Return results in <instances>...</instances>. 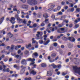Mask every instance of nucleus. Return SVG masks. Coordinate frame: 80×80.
Masks as SVG:
<instances>
[{"label":"nucleus","mask_w":80,"mask_h":80,"mask_svg":"<svg viewBox=\"0 0 80 80\" xmlns=\"http://www.w3.org/2000/svg\"><path fill=\"white\" fill-rule=\"evenodd\" d=\"M39 43L40 44H42V43H43V41L42 40H40L39 41Z\"/></svg>","instance_id":"28"},{"label":"nucleus","mask_w":80,"mask_h":80,"mask_svg":"<svg viewBox=\"0 0 80 80\" xmlns=\"http://www.w3.org/2000/svg\"><path fill=\"white\" fill-rule=\"evenodd\" d=\"M13 11H17V9L16 8H13Z\"/></svg>","instance_id":"42"},{"label":"nucleus","mask_w":80,"mask_h":80,"mask_svg":"<svg viewBox=\"0 0 80 80\" xmlns=\"http://www.w3.org/2000/svg\"><path fill=\"white\" fill-rule=\"evenodd\" d=\"M67 73H65L64 72H62V75L63 76H65L66 75Z\"/></svg>","instance_id":"51"},{"label":"nucleus","mask_w":80,"mask_h":80,"mask_svg":"<svg viewBox=\"0 0 80 80\" xmlns=\"http://www.w3.org/2000/svg\"><path fill=\"white\" fill-rule=\"evenodd\" d=\"M24 69H22L21 71V72H20V74H23L25 72Z\"/></svg>","instance_id":"16"},{"label":"nucleus","mask_w":80,"mask_h":80,"mask_svg":"<svg viewBox=\"0 0 80 80\" xmlns=\"http://www.w3.org/2000/svg\"><path fill=\"white\" fill-rule=\"evenodd\" d=\"M62 27V25H61V24H59L58 25V27L59 28H61Z\"/></svg>","instance_id":"60"},{"label":"nucleus","mask_w":80,"mask_h":80,"mask_svg":"<svg viewBox=\"0 0 80 80\" xmlns=\"http://www.w3.org/2000/svg\"><path fill=\"white\" fill-rule=\"evenodd\" d=\"M72 26H73L72 24H70L69 25V28H71L72 27Z\"/></svg>","instance_id":"52"},{"label":"nucleus","mask_w":80,"mask_h":80,"mask_svg":"<svg viewBox=\"0 0 80 80\" xmlns=\"http://www.w3.org/2000/svg\"><path fill=\"white\" fill-rule=\"evenodd\" d=\"M51 18H52L53 20L55 18V16L54 15H52V16H51Z\"/></svg>","instance_id":"40"},{"label":"nucleus","mask_w":80,"mask_h":80,"mask_svg":"<svg viewBox=\"0 0 80 80\" xmlns=\"http://www.w3.org/2000/svg\"><path fill=\"white\" fill-rule=\"evenodd\" d=\"M41 65L42 67V68H45L46 67L47 65L45 63H42L41 64Z\"/></svg>","instance_id":"19"},{"label":"nucleus","mask_w":80,"mask_h":80,"mask_svg":"<svg viewBox=\"0 0 80 80\" xmlns=\"http://www.w3.org/2000/svg\"><path fill=\"white\" fill-rule=\"evenodd\" d=\"M21 13L23 15H25L26 14V13H24L23 11H22Z\"/></svg>","instance_id":"43"},{"label":"nucleus","mask_w":80,"mask_h":80,"mask_svg":"<svg viewBox=\"0 0 80 80\" xmlns=\"http://www.w3.org/2000/svg\"><path fill=\"white\" fill-rule=\"evenodd\" d=\"M65 3V2H61V4H62V5H64Z\"/></svg>","instance_id":"59"},{"label":"nucleus","mask_w":80,"mask_h":80,"mask_svg":"<svg viewBox=\"0 0 80 80\" xmlns=\"http://www.w3.org/2000/svg\"><path fill=\"white\" fill-rule=\"evenodd\" d=\"M61 8L60 7V6L58 7L57 10H58V11H59V10H60Z\"/></svg>","instance_id":"45"},{"label":"nucleus","mask_w":80,"mask_h":80,"mask_svg":"<svg viewBox=\"0 0 80 80\" xmlns=\"http://www.w3.org/2000/svg\"><path fill=\"white\" fill-rule=\"evenodd\" d=\"M14 57L15 58H18L19 57L20 58H21V56L20 55H15L14 56Z\"/></svg>","instance_id":"31"},{"label":"nucleus","mask_w":80,"mask_h":80,"mask_svg":"<svg viewBox=\"0 0 80 80\" xmlns=\"http://www.w3.org/2000/svg\"><path fill=\"white\" fill-rule=\"evenodd\" d=\"M21 49L22 50H24L25 48L24 47H22L21 48Z\"/></svg>","instance_id":"64"},{"label":"nucleus","mask_w":80,"mask_h":80,"mask_svg":"<svg viewBox=\"0 0 80 80\" xmlns=\"http://www.w3.org/2000/svg\"><path fill=\"white\" fill-rule=\"evenodd\" d=\"M49 20V19H46L43 22V23L44 22H45V23H47V22H48V21Z\"/></svg>","instance_id":"38"},{"label":"nucleus","mask_w":80,"mask_h":80,"mask_svg":"<svg viewBox=\"0 0 80 80\" xmlns=\"http://www.w3.org/2000/svg\"><path fill=\"white\" fill-rule=\"evenodd\" d=\"M21 52V51L20 50H19L18 51V53L19 54L22 55H23V53H21V54L20 53Z\"/></svg>","instance_id":"35"},{"label":"nucleus","mask_w":80,"mask_h":80,"mask_svg":"<svg viewBox=\"0 0 80 80\" xmlns=\"http://www.w3.org/2000/svg\"><path fill=\"white\" fill-rule=\"evenodd\" d=\"M18 46H16L15 47V49L16 50H17L18 49Z\"/></svg>","instance_id":"62"},{"label":"nucleus","mask_w":80,"mask_h":80,"mask_svg":"<svg viewBox=\"0 0 80 80\" xmlns=\"http://www.w3.org/2000/svg\"><path fill=\"white\" fill-rule=\"evenodd\" d=\"M7 35H8V36L10 38H11L12 37H13V35L12 34L11 32H8Z\"/></svg>","instance_id":"13"},{"label":"nucleus","mask_w":80,"mask_h":80,"mask_svg":"<svg viewBox=\"0 0 80 80\" xmlns=\"http://www.w3.org/2000/svg\"><path fill=\"white\" fill-rule=\"evenodd\" d=\"M15 17L16 18H17V20L18 19H19V18H19V17H18V14H16L15 16Z\"/></svg>","instance_id":"32"},{"label":"nucleus","mask_w":80,"mask_h":80,"mask_svg":"<svg viewBox=\"0 0 80 80\" xmlns=\"http://www.w3.org/2000/svg\"><path fill=\"white\" fill-rule=\"evenodd\" d=\"M76 11L78 12H79L80 11V8H77L76 9Z\"/></svg>","instance_id":"47"},{"label":"nucleus","mask_w":80,"mask_h":80,"mask_svg":"<svg viewBox=\"0 0 80 80\" xmlns=\"http://www.w3.org/2000/svg\"><path fill=\"white\" fill-rule=\"evenodd\" d=\"M53 46L54 47H57L58 46V43L56 42H54L53 43Z\"/></svg>","instance_id":"37"},{"label":"nucleus","mask_w":80,"mask_h":80,"mask_svg":"<svg viewBox=\"0 0 80 80\" xmlns=\"http://www.w3.org/2000/svg\"><path fill=\"white\" fill-rule=\"evenodd\" d=\"M68 39L71 41L72 42H74L75 41V39L73 37H69L68 38Z\"/></svg>","instance_id":"10"},{"label":"nucleus","mask_w":80,"mask_h":80,"mask_svg":"<svg viewBox=\"0 0 80 80\" xmlns=\"http://www.w3.org/2000/svg\"><path fill=\"white\" fill-rule=\"evenodd\" d=\"M58 15H61L62 14V13L61 12H60L58 13Z\"/></svg>","instance_id":"39"},{"label":"nucleus","mask_w":80,"mask_h":80,"mask_svg":"<svg viewBox=\"0 0 80 80\" xmlns=\"http://www.w3.org/2000/svg\"><path fill=\"white\" fill-rule=\"evenodd\" d=\"M60 29L61 31H63L65 30V28H61Z\"/></svg>","instance_id":"50"},{"label":"nucleus","mask_w":80,"mask_h":80,"mask_svg":"<svg viewBox=\"0 0 80 80\" xmlns=\"http://www.w3.org/2000/svg\"><path fill=\"white\" fill-rule=\"evenodd\" d=\"M68 10H69L70 12H73L74 10V8H71L69 9Z\"/></svg>","instance_id":"21"},{"label":"nucleus","mask_w":80,"mask_h":80,"mask_svg":"<svg viewBox=\"0 0 80 80\" xmlns=\"http://www.w3.org/2000/svg\"><path fill=\"white\" fill-rule=\"evenodd\" d=\"M11 19V20H10L9 21L11 22L12 23V25H13L15 23L14 21L15 20V18L14 17H12Z\"/></svg>","instance_id":"4"},{"label":"nucleus","mask_w":80,"mask_h":80,"mask_svg":"<svg viewBox=\"0 0 80 80\" xmlns=\"http://www.w3.org/2000/svg\"><path fill=\"white\" fill-rule=\"evenodd\" d=\"M72 45L70 44L69 45V48H72Z\"/></svg>","instance_id":"57"},{"label":"nucleus","mask_w":80,"mask_h":80,"mask_svg":"<svg viewBox=\"0 0 80 80\" xmlns=\"http://www.w3.org/2000/svg\"><path fill=\"white\" fill-rule=\"evenodd\" d=\"M56 55V54L55 53H53L52 54H51V57L52 58H54L55 57Z\"/></svg>","instance_id":"20"},{"label":"nucleus","mask_w":80,"mask_h":80,"mask_svg":"<svg viewBox=\"0 0 80 80\" xmlns=\"http://www.w3.org/2000/svg\"><path fill=\"white\" fill-rule=\"evenodd\" d=\"M38 55L37 52H35L32 54L33 58H35V57H37Z\"/></svg>","instance_id":"15"},{"label":"nucleus","mask_w":80,"mask_h":80,"mask_svg":"<svg viewBox=\"0 0 80 80\" xmlns=\"http://www.w3.org/2000/svg\"><path fill=\"white\" fill-rule=\"evenodd\" d=\"M61 68V65H58V68L59 69V68Z\"/></svg>","instance_id":"55"},{"label":"nucleus","mask_w":80,"mask_h":80,"mask_svg":"<svg viewBox=\"0 0 80 80\" xmlns=\"http://www.w3.org/2000/svg\"><path fill=\"white\" fill-rule=\"evenodd\" d=\"M65 78L66 79H68L69 78V76H65Z\"/></svg>","instance_id":"63"},{"label":"nucleus","mask_w":80,"mask_h":80,"mask_svg":"<svg viewBox=\"0 0 80 80\" xmlns=\"http://www.w3.org/2000/svg\"><path fill=\"white\" fill-rule=\"evenodd\" d=\"M37 26V24L36 23L35 24H34L33 25V27H36Z\"/></svg>","instance_id":"48"},{"label":"nucleus","mask_w":80,"mask_h":80,"mask_svg":"<svg viewBox=\"0 0 80 80\" xmlns=\"http://www.w3.org/2000/svg\"><path fill=\"white\" fill-rule=\"evenodd\" d=\"M28 8V6L27 5L23 4L20 6V8L23 9H27Z\"/></svg>","instance_id":"3"},{"label":"nucleus","mask_w":80,"mask_h":80,"mask_svg":"<svg viewBox=\"0 0 80 80\" xmlns=\"http://www.w3.org/2000/svg\"><path fill=\"white\" fill-rule=\"evenodd\" d=\"M37 33L39 34L40 36H42V35L43 33L42 32H37Z\"/></svg>","instance_id":"25"},{"label":"nucleus","mask_w":80,"mask_h":80,"mask_svg":"<svg viewBox=\"0 0 80 80\" xmlns=\"http://www.w3.org/2000/svg\"><path fill=\"white\" fill-rule=\"evenodd\" d=\"M39 34H36L37 37L36 38V40H38L39 39H42L43 38L42 37H39Z\"/></svg>","instance_id":"5"},{"label":"nucleus","mask_w":80,"mask_h":80,"mask_svg":"<svg viewBox=\"0 0 80 80\" xmlns=\"http://www.w3.org/2000/svg\"><path fill=\"white\" fill-rule=\"evenodd\" d=\"M31 10L32 11H34L35 10V8H34L32 7V8H31Z\"/></svg>","instance_id":"61"},{"label":"nucleus","mask_w":80,"mask_h":80,"mask_svg":"<svg viewBox=\"0 0 80 80\" xmlns=\"http://www.w3.org/2000/svg\"><path fill=\"white\" fill-rule=\"evenodd\" d=\"M73 69L75 73L80 75V67H78L77 66H73Z\"/></svg>","instance_id":"2"},{"label":"nucleus","mask_w":80,"mask_h":80,"mask_svg":"<svg viewBox=\"0 0 80 80\" xmlns=\"http://www.w3.org/2000/svg\"><path fill=\"white\" fill-rule=\"evenodd\" d=\"M48 6H50L51 8H54L55 7V5L54 4H50L48 5Z\"/></svg>","instance_id":"24"},{"label":"nucleus","mask_w":80,"mask_h":80,"mask_svg":"<svg viewBox=\"0 0 80 80\" xmlns=\"http://www.w3.org/2000/svg\"><path fill=\"white\" fill-rule=\"evenodd\" d=\"M27 20L26 19H24L23 20L22 22V23L25 24L27 23Z\"/></svg>","instance_id":"27"},{"label":"nucleus","mask_w":80,"mask_h":80,"mask_svg":"<svg viewBox=\"0 0 80 80\" xmlns=\"http://www.w3.org/2000/svg\"><path fill=\"white\" fill-rule=\"evenodd\" d=\"M50 42V40H48L46 42L44 41L43 44L44 45H47Z\"/></svg>","instance_id":"12"},{"label":"nucleus","mask_w":80,"mask_h":80,"mask_svg":"<svg viewBox=\"0 0 80 80\" xmlns=\"http://www.w3.org/2000/svg\"><path fill=\"white\" fill-rule=\"evenodd\" d=\"M30 74H32L33 75H35L37 73L35 70H32V71H30Z\"/></svg>","instance_id":"6"},{"label":"nucleus","mask_w":80,"mask_h":80,"mask_svg":"<svg viewBox=\"0 0 80 80\" xmlns=\"http://www.w3.org/2000/svg\"><path fill=\"white\" fill-rule=\"evenodd\" d=\"M34 64L35 62H33L30 63V65H32L33 67H32V69H33L34 68H36V66H37V65Z\"/></svg>","instance_id":"9"},{"label":"nucleus","mask_w":80,"mask_h":80,"mask_svg":"<svg viewBox=\"0 0 80 80\" xmlns=\"http://www.w3.org/2000/svg\"><path fill=\"white\" fill-rule=\"evenodd\" d=\"M4 19V17H2V18L1 19V20L0 21V24H1L2 23L3 20Z\"/></svg>","instance_id":"17"},{"label":"nucleus","mask_w":80,"mask_h":80,"mask_svg":"<svg viewBox=\"0 0 80 80\" xmlns=\"http://www.w3.org/2000/svg\"><path fill=\"white\" fill-rule=\"evenodd\" d=\"M31 46H32L31 44H28V45H27V46H26V48H29V47H31Z\"/></svg>","instance_id":"34"},{"label":"nucleus","mask_w":80,"mask_h":80,"mask_svg":"<svg viewBox=\"0 0 80 80\" xmlns=\"http://www.w3.org/2000/svg\"><path fill=\"white\" fill-rule=\"evenodd\" d=\"M41 78L40 76H37L36 77V78L37 79H39Z\"/></svg>","instance_id":"36"},{"label":"nucleus","mask_w":80,"mask_h":80,"mask_svg":"<svg viewBox=\"0 0 80 80\" xmlns=\"http://www.w3.org/2000/svg\"><path fill=\"white\" fill-rule=\"evenodd\" d=\"M44 29H45V28L43 27V28L40 29V30L42 31Z\"/></svg>","instance_id":"58"},{"label":"nucleus","mask_w":80,"mask_h":80,"mask_svg":"<svg viewBox=\"0 0 80 80\" xmlns=\"http://www.w3.org/2000/svg\"><path fill=\"white\" fill-rule=\"evenodd\" d=\"M27 60H25V59H23L22 60L21 62V64L22 65H27Z\"/></svg>","instance_id":"8"},{"label":"nucleus","mask_w":80,"mask_h":80,"mask_svg":"<svg viewBox=\"0 0 80 80\" xmlns=\"http://www.w3.org/2000/svg\"><path fill=\"white\" fill-rule=\"evenodd\" d=\"M35 10H38V8L37 6H35Z\"/></svg>","instance_id":"53"},{"label":"nucleus","mask_w":80,"mask_h":80,"mask_svg":"<svg viewBox=\"0 0 80 80\" xmlns=\"http://www.w3.org/2000/svg\"><path fill=\"white\" fill-rule=\"evenodd\" d=\"M43 18H44L46 19L48 17V14L47 13H45L43 15Z\"/></svg>","instance_id":"11"},{"label":"nucleus","mask_w":80,"mask_h":80,"mask_svg":"<svg viewBox=\"0 0 80 80\" xmlns=\"http://www.w3.org/2000/svg\"><path fill=\"white\" fill-rule=\"evenodd\" d=\"M51 66H52L53 68H57V66L56 65H55L54 63H52L51 65Z\"/></svg>","instance_id":"22"},{"label":"nucleus","mask_w":80,"mask_h":80,"mask_svg":"<svg viewBox=\"0 0 80 80\" xmlns=\"http://www.w3.org/2000/svg\"><path fill=\"white\" fill-rule=\"evenodd\" d=\"M45 26V24L44 23H42L40 25V26L42 27H44Z\"/></svg>","instance_id":"46"},{"label":"nucleus","mask_w":80,"mask_h":80,"mask_svg":"<svg viewBox=\"0 0 80 80\" xmlns=\"http://www.w3.org/2000/svg\"><path fill=\"white\" fill-rule=\"evenodd\" d=\"M27 61L29 62H33L35 61V58H29L27 59Z\"/></svg>","instance_id":"7"},{"label":"nucleus","mask_w":80,"mask_h":80,"mask_svg":"<svg viewBox=\"0 0 80 80\" xmlns=\"http://www.w3.org/2000/svg\"><path fill=\"white\" fill-rule=\"evenodd\" d=\"M24 53H25V54H26V55L28 53V51L26 50L25 51Z\"/></svg>","instance_id":"41"},{"label":"nucleus","mask_w":80,"mask_h":80,"mask_svg":"<svg viewBox=\"0 0 80 80\" xmlns=\"http://www.w3.org/2000/svg\"><path fill=\"white\" fill-rule=\"evenodd\" d=\"M46 31H47L48 32V33H51V31L48 30V28H47L46 29Z\"/></svg>","instance_id":"54"},{"label":"nucleus","mask_w":80,"mask_h":80,"mask_svg":"<svg viewBox=\"0 0 80 80\" xmlns=\"http://www.w3.org/2000/svg\"><path fill=\"white\" fill-rule=\"evenodd\" d=\"M15 47V45H12L11 46V50H14V48Z\"/></svg>","instance_id":"26"},{"label":"nucleus","mask_w":80,"mask_h":80,"mask_svg":"<svg viewBox=\"0 0 80 80\" xmlns=\"http://www.w3.org/2000/svg\"><path fill=\"white\" fill-rule=\"evenodd\" d=\"M6 72H10V69L9 68H7L6 69Z\"/></svg>","instance_id":"49"},{"label":"nucleus","mask_w":80,"mask_h":80,"mask_svg":"<svg viewBox=\"0 0 80 80\" xmlns=\"http://www.w3.org/2000/svg\"><path fill=\"white\" fill-rule=\"evenodd\" d=\"M21 1L23 3H25L26 2V0H21Z\"/></svg>","instance_id":"44"},{"label":"nucleus","mask_w":80,"mask_h":80,"mask_svg":"<svg viewBox=\"0 0 80 80\" xmlns=\"http://www.w3.org/2000/svg\"><path fill=\"white\" fill-rule=\"evenodd\" d=\"M8 61V59L7 58H6L4 60V61L5 62H7Z\"/></svg>","instance_id":"56"},{"label":"nucleus","mask_w":80,"mask_h":80,"mask_svg":"<svg viewBox=\"0 0 80 80\" xmlns=\"http://www.w3.org/2000/svg\"><path fill=\"white\" fill-rule=\"evenodd\" d=\"M24 80H32L31 78L29 77V78H26L24 79Z\"/></svg>","instance_id":"30"},{"label":"nucleus","mask_w":80,"mask_h":80,"mask_svg":"<svg viewBox=\"0 0 80 80\" xmlns=\"http://www.w3.org/2000/svg\"><path fill=\"white\" fill-rule=\"evenodd\" d=\"M62 39L63 40H64V41L67 40V38L65 37H63L62 38Z\"/></svg>","instance_id":"33"},{"label":"nucleus","mask_w":80,"mask_h":80,"mask_svg":"<svg viewBox=\"0 0 80 80\" xmlns=\"http://www.w3.org/2000/svg\"><path fill=\"white\" fill-rule=\"evenodd\" d=\"M52 75V72L51 71H48L47 72V76H51Z\"/></svg>","instance_id":"14"},{"label":"nucleus","mask_w":80,"mask_h":80,"mask_svg":"<svg viewBox=\"0 0 80 80\" xmlns=\"http://www.w3.org/2000/svg\"><path fill=\"white\" fill-rule=\"evenodd\" d=\"M80 21V18H77V19L76 20H75L74 22L76 23H78V22H79Z\"/></svg>","instance_id":"18"},{"label":"nucleus","mask_w":80,"mask_h":80,"mask_svg":"<svg viewBox=\"0 0 80 80\" xmlns=\"http://www.w3.org/2000/svg\"><path fill=\"white\" fill-rule=\"evenodd\" d=\"M28 3L31 6H35L37 4L38 2L34 0H28Z\"/></svg>","instance_id":"1"},{"label":"nucleus","mask_w":80,"mask_h":80,"mask_svg":"<svg viewBox=\"0 0 80 80\" xmlns=\"http://www.w3.org/2000/svg\"><path fill=\"white\" fill-rule=\"evenodd\" d=\"M79 27V25L77 24V25H75V26L74 27V29H76L77 28H78Z\"/></svg>","instance_id":"29"},{"label":"nucleus","mask_w":80,"mask_h":80,"mask_svg":"<svg viewBox=\"0 0 80 80\" xmlns=\"http://www.w3.org/2000/svg\"><path fill=\"white\" fill-rule=\"evenodd\" d=\"M17 20H18L19 22H22L23 20L19 18V19H18Z\"/></svg>","instance_id":"23"}]
</instances>
